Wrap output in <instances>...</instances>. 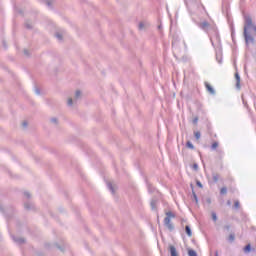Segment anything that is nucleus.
<instances>
[{"mask_svg": "<svg viewBox=\"0 0 256 256\" xmlns=\"http://www.w3.org/2000/svg\"><path fill=\"white\" fill-rule=\"evenodd\" d=\"M185 231L186 234L188 235V237H192L193 232H191V227H189L188 225L185 227Z\"/></svg>", "mask_w": 256, "mask_h": 256, "instance_id": "423d86ee", "label": "nucleus"}, {"mask_svg": "<svg viewBox=\"0 0 256 256\" xmlns=\"http://www.w3.org/2000/svg\"><path fill=\"white\" fill-rule=\"evenodd\" d=\"M194 137H195L196 139H201V132H195V133H194Z\"/></svg>", "mask_w": 256, "mask_h": 256, "instance_id": "4468645a", "label": "nucleus"}, {"mask_svg": "<svg viewBox=\"0 0 256 256\" xmlns=\"http://www.w3.org/2000/svg\"><path fill=\"white\" fill-rule=\"evenodd\" d=\"M52 121H53L54 123H57V119H52Z\"/></svg>", "mask_w": 256, "mask_h": 256, "instance_id": "2f4dec72", "label": "nucleus"}, {"mask_svg": "<svg viewBox=\"0 0 256 256\" xmlns=\"http://www.w3.org/2000/svg\"><path fill=\"white\" fill-rule=\"evenodd\" d=\"M229 241H231V242L235 241V234L229 235Z\"/></svg>", "mask_w": 256, "mask_h": 256, "instance_id": "2eb2a0df", "label": "nucleus"}, {"mask_svg": "<svg viewBox=\"0 0 256 256\" xmlns=\"http://www.w3.org/2000/svg\"><path fill=\"white\" fill-rule=\"evenodd\" d=\"M56 37H57L58 39H62V38H63V37L61 36V34H57Z\"/></svg>", "mask_w": 256, "mask_h": 256, "instance_id": "b1692460", "label": "nucleus"}, {"mask_svg": "<svg viewBox=\"0 0 256 256\" xmlns=\"http://www.w3.org/2000/svg\"><path fill=\"white\" fill-rule=\"evenodd\" d=\"M109 189H111L112 193H115V190H113V186L111 184H108Z\"/></svg>", "mask_w": 256, "mask_h": 256, "instance_id": "4be33fe9", "label": "nucleus"}, {"mask_svg": "<svg viewBox=\"0 0 256 256\" xmlns=\"http://www.w3.org/2000/svg\"><path fill=\"white\" fill-rule=\"evenodd\" d=\"M76 98H79V97H81V92L80 91H76Z\"/></svg>", "mask_w": 256, "mask_h": 256, "instance_id": "6ab92c4d", "label": "nucleus"}, {"mask_svg": "<svg viewBox=\"0 0 256 256\" xmlns=\"http://www.w3.org/2000/svg\"><path fill=\"white\" fill-rule=\"evenodd\" d=\"M193 198H194V201H196L197 203L198 199H197V194H195V192H193Z\"/></svg>", "mask_w": 256, "mask_h": 256, "instance_id": "aec40b11", "label": "nucleus"}, {"mask_svg": "<svg viewBox=\"0 0 256 256\" xmlns=\"http://www.w3.org/2000/svg\"><path fill=\"white\" fill-rule=\"evenodd\" d=\"M239 207H241V203H239V200H236L234 202V209H239Z\"/></svg>", "mask_w": 256, "mask_h": 256, "instance_id": "9d476101", "label": "nucleus"}, {"mask_svg": "<svg viewBox=\"0 0 256 256\" xmlns=\"http://www.w3.org/2000/svg\"><path fill=\"white\" fill-rule=\"evenodd\" d=\"M169 251L171 256H179V253L177 252V248H175V246L170 245Z\"/></svg>", "mask_w": 256, "mask_h": 256, "instance_id": "20e7f679", "label": "nucleus"}, {"mask_svg": "<svg viewBox=\"0 0 256 256\" xmlns=\"http://www.w3.org/2000/svg\"><path fill=\"white\" fill-rule=\"evenodd\" d=\"M212 220L217 221V214L215 212H212Z\"/></svg>", "mask_w": 256, "mask_h": 256, "instance_id": "dca6fc26", "label": "nucleus"}, {"mask_svg": "<svg viewBox=\"0 0 256 256\" xmlns=\"http://www.w3.org/2000/svg\"><path fill=\"white\" fill-rule=\"evenodd\" d=\"M225 229H226L227 231H229V229H231V227H230L229 225H226V226H225Z\"/></svg>", "mask_w": 256, "mask_h": 256, "instance_id": "a878e982", "label": "nucleus"}, {"mask_svg": "<svg viewBox=\"0 0 256 256\" xmlns=\"http://www.w3.org/2000/svg\"><path fill=\"white\" fill-rule=\"evenodd\" d=\"M172 48L177 51V42L175 40L172 41Z\"/></svg>", "mask_w": 256, "mask_h": 256, "instance_id": "f8f14e48", "label": "nucleus"}, {"mask_svg": "<svg viewBox=\"0 0 256 256\" xmlns=\"http://www.w3.org/2000/svg\"><path fill=\"white\" fill-rule=\"evenodd\" d=\"M186 147H188V149H195V146L193 145V143H191V141H188L186 143Z\"/></svg>", "mask_w": 256, "mask_h": 256, "instance_id": "6e6552de", "label": "nucleus"}, {"mask_svg": "<svg viewBox=\"0 0 256 256\" xmlns=\"http://www.w3.org/2000/svg\"><path fill=\"white\" fill-rule=\"evenodd\" d=\"M152 209H155V202H151Z\"/></svg>", "mask_w": 256, "mask_h": 256, "instance_id": "393cba45", "label": "nucleus"}, {"mask_svg": "<svg viewBox=\"0 0 256 256\" xmlns=\"http://www.w3.org/2000/svg\"><path fill=\"white\" fill-rule=\"evenodd\" d=\"M143 27H144V24H143V22H141V23L139 24V29H143Z\"/></svg>", "mask_w": 256, "mask_h": 256, "instance_id": "5701e85b", "label": "nucleus"}, {"mask_svg": "<svg viewBox=\"0 0 256 256\" xmlns=\"http://www.w3.org/2000/svg\"><path fill=\"white\" fill-rule=\"evenodd\" d=\"M197 121H199V119L198 118H194L193 123L195 124V123H197Z\"/></svg>", "mask_w": 256, "mask_h": 256, "instance_id": "bb28decb", "label": "nucleus"}, {"mask_svg": "<svg viewBox=\"0 0 256 256\" xmlns=\"http://www.w3.org/2000/svg\"><path fill=\"white\" fill-rule=\"evenodd\" d=\"M23 127H27V122H23Z\"/></svg>", "mask_w": 256, "mask_h": 256, "instance_id": "c85d7f7f", "label": "nucleus"}, {"mask_svg": "<svg viewBox=\"0 0 256 256\" xmlns=\"http://www.w3.org/2000/svg\"><path fill=\"white\" fill-rule=\"evenodd\" d=\"M206 85V89L207 91L211 94V95H215V89L212 88V86L209 83H205Z\"/></svg>", "mask_w": 256, "mask_h": 256, "instance_id": "39448f33", "label": "nucleus"}, {"mask_svg": "<svg viewBox=\"0 0 256 256\" xmlns=\"http://www.w3.org/2000/svg\"><path fill=\"white\" fill-rule=\"evenodd\" d=\"M206 201H207V203L211 204V199L210 198H208Z\"/></svg>", "mask_w": 256, "mask_h": 256, "instance_id": "cd10ccee", "label": "nucleus"}, {"mask_svg": "<svg viewBox=\"0 0 256 256\" xmlns=\"http://www.w3.org/2000/svg\"><path fill=\"white\" fill-rule=\"evenodd\" d=\"M214 256H219V252L216 251L215 254H214Z\"/></svg>", "mask_w": 256, "mask_h": 256, "instance_id": "7c9ffc66", "label": "nucleus"}, {"mask_svg": "<svg viewBox=\"0 0 256 256\" xmlns=\"http://www.w3.org/2000/svg\"><path fill=\"white\" fill-rule=\"evenodd\" d=\"M235 79H236V89H238L239 91L241 89V76H239L238 72L235 73Z\"/></svg>", "mask_w": 256, "mask_h": 256, "instance_id": "7ed1b4c3", "label": "nucleus"}, {"mask_svg": "<svg viewBox=\"0 0 256 256\" xmlns=\"http://www.w3.org/2000/svg\"><path fill=\"white\" fill-rule=\"evenodd\" d=\"M198 27L207 33L211 27V24H209L207 21H203L198 24Z\"/></svg>", "mask_w": 256, "mask_h": 256, "instance_id": "f03ea898", "label": "nucleus"}, {"mask_svg": "<svg viewBox=\"0 0 256 256\" xmlns=\"http://www.w3.org/2000/svg\"><path fill=\"white\" fill-rule=\"evenodd\" d=\"M165 218L163 220L164 229L166 231H169L170 233H173L175 231V224H173V219H175V213L171 211L165 212Z\"/></svg>", "mask_w": 256, "mask_h": 256, "instance_id": "f257e3e1", "label": "nucleus"}, {"mask_svg": "<svg viewBox=\"0 0 256 256\" xmlns=\"http://www.w3.org/2000/svg\"><path fill=\"white\" fill-rule=\"evenodd\" d=\"M68 105H73V99L71 98L68 99Z\"/></svg>", "mask_w": 256, "mask_h": 256, "instance_id": "412c9836", "label": "nucleus"}, {"mask_svg": "<svg viewBox=\"0 0 256 256\" xmlns=\"http://www.w3.org/2000/svg\"><path fill=\"white\" fill-rule=\"evenodd\" d=\"M196 185L197 187H200V189H203V184L201 183V181H197Z\"/></svg>", "mask_w": 256, "mask_h": 256, "instance_id": "a211bd4d", "label": "nucleus"}, {"mask_svg": "<svg viewBox=\"0 0 256 256\" xmlns=\"http://www.w3.org/2000/svg\"><path fill=\"white\" fill-rule=\"evenodd\" d=\"M217 181H219V175L214 174V175H213V182H214V183H217Z\"/></svg>", "mask_w": 256, "mask_h": 256, "instance_id": "ddd939ff", "label": "nucleus"}, {"mask_svg": "<svg viewBox=\"0 0 256 256\" xmlns=\"http://www.w3.org/2000/svg\"><path fill=\"white\" fill-rule=\"evenodd\" d=\"M251 252V244H248L244 247V253H249Z\"/></svg>", "mask_w": 256, "mask_h": 256, "instance_id": "0eeeda50", "label": "nucleus"}, {"mask_svg": "<svg viewBox=\"0 0 256 256\" xmlns=\"http://www.w3.org/2000/svg\"><path fill=\"white\" fill-rule=\"evenodd\" d=\"M192 169H194V171H197L199 169V165L198 164H193Z\"/></svg>", "mask_w": 256, "mask_h": 256, "instance_id": "f3484780", "label": "nucleus"}, {"mask_svg": "<svg viewBox=\"0 0 256 256\" xmlns=\"http://www.w3.org/2000/svg\"><path fill=\"white\" fill-rule=\"evenodd\" d=\"M220 195H227V187H222L221 188Z\"/></svg>", "mask_w": 256, "mask_h": 256, "instance_id": "1a4fd4ad", "label": "nucleus"}, {"mask_svg": "<svg viewBox=\"0 0 256 256\" xmlns=\"http://www.w3.org/2000/svg\"><path fill=\"white\" fill-rule=\"evenodd\" d=\"M219 147V143L214 142L211 146V149H213V151H215V149H217Z\"/></svg>", "mask_w": 256, "mask_h": 256, "instance_id": "9b49d317", "label": "nucleus"}, {"mask_svg": "<svg viewBox=\"0 0 256 256\" xmlns=\"http://www.w3.org/2000/svg\"><path fill=\"white\" fill-rule=\"evenodd\" d=\"M227 205H231V200H228V201H227Z\"/></svg>", "mask_w": 256, "mask_h": 256, "instance_id": "c756f323", "label": "nucleus"}]
</instances>
